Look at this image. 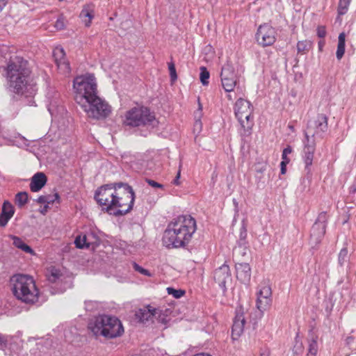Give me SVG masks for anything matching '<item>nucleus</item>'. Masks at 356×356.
<instances>
[{
  "mask_svg": "<svg viewBox=\"0 0 356 356\" xmlns=\"http://www.w3.org/2000/svg\"><path fill=\"white\" fill-rule=\"evenodd\" d=\"M95 199L102 210L118 216L133 209L135 193L127 183H113L99 187L95 193Z\"/></svg>",
  "mask_w": 356,
  "mask_h": 356,
  "instance_id": "f257e3e1",
  "label": "nucleus"
},
{
  "mask_svg": "<svg viewBox=\"0 0 356 356\" xmlns=\"http://www.w3.org/2000/svg\"><path fill=\"white\" fill-rule=\"evenodd\" d=\"M30 74L31 70L26 60L20 56L11 57L6 66L9 90L18 95L33 96L38 88Z\"/></svg>",
  "mask_w": 356,
  "mask_h": 356,
  "instance_id": "f03ea898",
  "label": "nucleus"
},
{
  "mask_svg": "<svg viewBox=\"0 0 356 356\" xmlns=\"http://www.w3.org/2000/svg\"><path fill=\"white\" fill-rule=\"evenodd\" d=\"M196 231V221L191 216H180L168 225L163 236V243L168 248L184 247Z\"/></svg>",
  "mask_w": 356,
  "mask_h": 356,
  "instance_id": "7ed1b4c3",
  "label": "nucleus"
},
{
  "mask_svg": "<svg viewBox=\"0 0 356 356\" xmlns=\"http://www.w3.org/2000/svg\"><path fill=\"white\" fill-rule=\"evenodd\" d=\"M14 296L26 304H34L38 300L39 290L33 277L26 274H15L10 279Z\"/></svg>",
  "mask_w": 356,
  "mask_h": 356,
  "instance_id": "20e7f679",
  "label": "nucleus"
},
{
  "mask_svg": "<svg viewBox=\"0 0 356 356\" xmlns=\"http://www.w3.org/2000/svg\"><path fill=\"white\" fill-rule=\"evenodd\" d=\"M96 336H102L106 339H114L122 336L124 327L121 321L115 316L99 315L88 326Z\"/></svg>",
  "mask_w": 356,
  "mask_h": 356,
  "instance_id": "39448f33",
  "label": "nucleus"
},
{
  "mask_svg": "<svg viewBox=\"0 0 356 356\" xmlns=\"http://www.w3.org/2000/svg\"><path fill=\"white\" fill-rule=\"evenodd\" d=\"M73 88L75 92L74 99L80 106L97 95L96 79L92 74L76 77L73 81Z\"/></svg>",
  "mask_w": 356,
  "mask_h": 356,
  "instance_id": "423d86ee",
  "label": "nucleus"
},
{
  "mask_svg": "<svg viewBox=\"0 0 356 356\" xmlns=\"http://www.w3.org/2000/svg\"><path fill=\"white\" fill-rule=\"evenodd\" d=\"M124 124L129 127L146 126L154 127L158 121L154 113L147 107H134L125 113Z\"/></svg>",
  "mask_w": 356,
  "mask_h": 356,
  "instance_id": "0eeeda50",
  "label": "nucleus"
},
{
  "mask_svg": "<svg viewBox=\"0 0 356 356\" xmlns=\"http://www.w3.org/2000/svg\"><path fill=\"white\" fill-rule=\"evenodd\" d=\"M89 118L97 120L104 119L111 112V106L98 95L89 99L88 102L80 106Z\"/></svg>",
  "mask_w": 356,
  "mask_h": 356,
  "instance_id": "6e6552de",
  "label": "nucleus"
},
{
  "mask_svg": "<svg viewBox=\"0 0 356 356\" xmlns=\"http://www.w3.org/2000/svg\"><path fill=\"white\" fill-rule=\"evenodd\" d=\"M252 106L246 99H238L234 106V113L245 131H249L253 126Z\"/></svg>",
  "mask_w": 356,
  "mask_h": 356,
  "instance_id": "1a4fd4ad",
  "label": "nucleus"
},
{
  "mask_svg": "<svg viewBox=\"0 0 356 356\" xmlns=\"http://www.w3.org/2000/svg\"><path fill=\"white\" fill-rule=\"evenodd\" d=\"M327 115L323 113H319L316 118L309 120L305 131V139H314L316 136L323 138L324 134L327 131Z\"/></svg>",
  "mask_w": 356,
  "mask_h": 356,
  "instance_id": "9d476101",
  "label": "nucleus"
},
{
  "mask_svg": "<svg viewBox=\"0 0 356 356\" xmlns=\"http://www.w3.org/2000/svg\"><path fill=\"white\" fill-rule=\"evenodd\" d=\"M316 149V143L314 139L305 140L304 141V155L303 159L305 164V170L307 171V177L302 179V184H304V188H306V182H310L311 169L312 165L314 154Z\"/></svg>",
  "mask_w": 356,
  "mask_h": 356,
  "instance_id": "9b49d317",
  "label": "nucleus"
},
{
  "mask_svg": "<svg viewBox=\"0 0 356 356\" xmlns=\"http://www.w3.org/2000/svg\"><path fill=\"white\" fill-rule=\"evenodd\" d=\"M276 35V31L272 26L268 24H264L258 28L256 39L260 45L268 47L275 43Z\"/></svg>",
  "mask_w": 356,
  "mask_h": 356,
  "instance_id": "f8f14e48",
  "label": "nucleus"
},
{
  "mask_svg": "<svg viewBox=\"0 0 356 356\" xmlns=\"http://www.w3.org/2000/svg\"><path fill=\"white\" fill-rule=\"evenodd\" d=\"M222 86L226 92L234 90L236 83L237 76L232 64L227 63L221 70L220 73Z\"/></svg>",
  "mask_w": 356,
  "mask_h": 356,
  "instance_id": "ddd939ff",
  "label": "nucleus"
},
{
  "mask_svg": "<svg viewBox=\"0 0 356 356\" xmlns=\"http://www.w3.org/2000/svg\"><path fill=\"white\" fill-rule=\"evenodd\" d=\"M257 308L263 314L266 311L272 303V291L269 285L264 284L260 286L257 293Z\"/></svg>",
  "mask_w": 356,
  "mask_h": 356,
  "instance_id": "4468645a",
  "label": "nucleus"
},
{
  "mask_svg": "<svg viewBox=\"0 0 356 356\" xmlns=\"http://www.w3.org/2000/svg\"><path fill=\"white\" fill-rule=\"evenodd\" d=\"M214 280L225 292L227 290L226 284L232 282V275L228 265L224 264L214 271Z\"/></svg>",
  "mask_w": 356,
  "mask_h": 356,
  "instance_id": "2eb2a0df",
  "label": "nucleus"
},
{
  "mask_svg": "<svg viewBox=\"0 0 356 356\" xmlns=\"http://www.w3.org/2000/svg\"><path fill=\"white\" fill-rule=\"evenodd\" d=\"M158 314H160V309L147 305L143 308L139 309L136 312V317L140 322L145 323L152 321L153 318L156 316Z\"/></svg>",
  "mask_w": 356,
  "mask_h": 356,
  "instance_id": "dca6fc26",
  "label": "nucleus"
},
{
  "mask_svg": "<svg viewBox=\"0 0 356 356\" xmlns=\"http://www.w3.org/2000/svg\"><path fill=\"white\" fill-rule=\"evenodd\" d=\"M245 318L243 312H238L234 319L232 329V336L233 339H236L243 332Z\"/></svg>",
  "mask_w": 356,
  "mask_h": 356,
  "instance_id": "f3484780",
  "label": "nucleus"
},
{
  "mask_svg": "<svg viewBox=\"0 0 356 356\" xmlns=\"http://www.w3.org/2000/svg\"><path fill=\"white\" fill-rule=\"evenodd\" d=\"M236 277L243 284H248L251 278V268L248 263H238L236 264Z\"/></svg>",
  "mask_w": 356,
  "mask_h": 356,
  "instance_id": "a211bd4d",
  "label": "nucleus"
},
{
  "mask_svg": "<svg viewBox=\"0 0 356 356\" xmlns=\"http://www.w3.org/2000/svg\"><path fill=\"white\" fill-rule=\"evenodd\" d=\"M15 209L13 206L8 201H5L2 206L0 214V227H5L10 219L13 216Z\"/></svg>",
  "mask_w": 356,
  "mask_h": 356,
  "instance_id": "6ab92c4d",
  "label": "nucleus"
},
{
  "mask_svg": "<svg viewBox=\"0 0 356 356\" xmlns=\"http://www.w3.org/2000/svg\"><path fill=\"white\" fill-rule=\"evenodd\" d=\"M47 181L46 175L43 172H37L31 178L30 189L32 192H38L46 184Z\"/></svg>",
  "mask_w": 356,
  "mask_h": 356,
  "instance_id": "aec40b11",
  "label": "nucleus"
},
{
  "mask_svg": "<svg viewBox=\"0 0 356 356\" xmlns=\"http://www.w3.org/2000/svg\"><path fill=\"white\" fill-rule=\"evenodd\" d=\"M324 225L318 223H314L311 229L310 239L311 242L315 245L318 244L325 233Z\"/></svg>",
  "mask_w": 356,
  "mask_h": 356,
  "instance_id": "412c9836",
  "label": "nucleus"
},
{
  "mask_svg": "<svg viewBox=\"0 0 356 356\" xmlns=\"http://www.w3.org/2000/svg\"><path fill=\"white\" fill-rule=\"evenodd\" d=\"M96 238L92 233L78 236L75 238L74 243L78 248H90L95 243Z\"/></svg>",
  "mask_w": 356,
  "mask_h": 356,
  "instance_id": "4be33fe9",
  "label": "nucleus"
},
{
  "mask_svg": "<svg viewBox=\"0 0 356 356\" xmlns=\"http://www.w3.org/2000/svg\"><path fill=\"white\" fill-rule=\"evenodd\" d=\"M80 17L81 18L86 26H90L91 24V20L94 17L93 6H84L80 13Z\"/></svg>",
  "mask_w": 356,
  "mask_h": 356,
  "instance_id": "5701e85b",
  "label": "nucleus"
},
{
  "mask_svg": "<svg viewBox=\"0 0 356 356\" xmlns=\"http://www.w3.org/2000/svg\"><path fill=\"white\" fill-rule=\"evenodd\" d=\"M10 237L13 239V245L16 248L23 250L26 253L35 254L33 250L29 245L26 244L19 237L15 236H11Z\"/></svg>",
  "mask_w": 356,
  "mask_h": 356,
  "instance_id": "b1692460",
  "label": "nucleus"
},
{
  "mask_svg": "<svg viewBox=\"0 0 356 356\" xmlns=\"http://www.w3.org/2000/svg\"><path fill=\"white\" fill-rule=\"evenodd\" d=\"M346 46V34L342 32L339 35L338 37V44L336 52L337 58L339 60L342 58L345 53Z\"/></svg>",
  "mask_w": 356,
  "mask_h": 356,
  "instance_id": "393cba45",
  "label": "nucleus"
},
{
  "mask_svg": "<svg viewBox=\"0 0 356 356\" xmlns=\"http://www.w3.org/2000/svg\"><path fill=\"white\" fill-rule=\"evenodd\" d=\"M48 280L51 283H56L62 280L63 275L60 270L52 267L49 270V273L47 275Z\"/></svg>",
  "mask_w": 356,
  "mask_h": 356,
  "instance_id": "a878e982",
  "label": "nucleus"
},
{
  "mask_svg": "<svg viewBox=\"0 0 356 356\" xmlns=\"http://www.w3.org/2000/svg\"><path fill=\"white\" fill-rule=\"evenodd\" d=\"M58 69L60 73L63 74L65 76L70 75L71 72V68L70 66V63L67 60H61L56 63Z\"/></svg>",
  "mask_w": 356,
  "mask_h": 356,
  "instance_id": "bb28decb",
  "label": "nucleus"
},
{
  "mask_svg": "<svg viewBox=\"0 0 356 356\" xmlns=\"http://www.w3.org/2000/svg\"><path fill=\"white\" fill-rule=\"evenodd\" d=\"M312 43L309 40L299 41L297 43L298 53L305 54L309 51L311 48Z\"/></svg>",
  "mask_w": 356,
  "mask_h": 356,
  "instance_id": "cd10ccee",
  "label": "nucleus"
},
{
  "mask_svg": "<svg viewBox=\"0 0 356 356\" xmlns=\"http://www.w3.org/2000/svg\"><path fill=\"white\" fill-rule=\"evenodd\" d=\"M318 343L316 338H313L309 341L307 356H316L318 353Z\"/></svg>",
  "mask_w": 356,
  "mask_h": 356,
  "instance_id": "c85d7f7f",
  "label": "nucleus"
},
{
  "mask_svg": "<svg viewBox=\"0 0 356 356\" xmlns=\"http://www.w3.org/2000/svg\"><path fill=\"white\" fill-rule=\"evenodd\" d=\"M28 202V193L19 192L15 195V202L19 207L24 206Z\"/></svg>",
  "mask_w": 356,
  "mask_h": 356,
  "instance_id": "c756f323",
  "label": "nucleus"
},
{
  "mask_svg": "<svg viewBox=\"0 0 356 356\" xmlns=\"http://www.w3.org/2000/svg\"><path fill=\"white\" fill-rule=\"evenodd\" d=\"M352 0H339L338 5V13L340 15H345Z\"/></svg>",
  "mask_w": 356,
  "mask_h": 356,
  "instance_id": "7c9ffc66",
  "label": "nucleus"
},
{
  "mask_svg": "<svg viewBox=\"0 0 356 356\" xmlns=\"http://www.w3.org/2000/svg\"><path fill=\"white\" fill-rule=\"evenodd\" d=\"M53 55L55 58L56 63H58L59 61L66 60L65 53L62 47H56L54 50Z\"/></svg>",
  "mask_w": 356,
  "mask_h": 356,
  "instance_id": "2f4dec72",
  "label": "nucleus"
},
{
  "mask_svg": "<svg viewBox=\"0 0 356 356\" xmlns=\"http://www.w3.org/2000/svg\"><path fill=\"white\" fill-rule=\"evenodd\" d=\"M200 79L202 82V83L204 86H207L209 84V79L210 76L209 72L207 70V69L205 67H200Z\"/></svg>",
  "mask_w": 356,
  "mask_h": 356,
  "instance_id": "473e14b6",
  "label": "nucleus"
},
{
  "mask_svg": "<svg viewBox=\"0 0 356 356\" xmlns=\"http://www.w3.org/2000/svg\"><path fill=\"white\" fill-rule=\"evenodd\" d=\"M348 253L347 248H343L341 250L338 257V261L341 266H343L347 261Z\"/></svg>",
  "mask_w": 356,
  "mask_h": 356,
  "instance_id": "72a5a7b5",
  "label": "nucleus"
},
{
  "mask_svg": "<svg viewBox=\"0 0 356 356\" xmlns=\"http://www.w3.org/2000/svg\"><path fill=\"white\" fill-rule=\"evenodd\" d=\"M167 291H168V294L172 295V296L175 298H179L182 297L185 293V291L183 290L175 289L172 287L167 288Z\"/></svg>",
  "mask_w": 356,
  "mask_h": 356,
  "instance_id": "f704fd0d",
  "label": "nucleus"
},
{
  "mask_svg": "<svg viewBox=\"0 0 356 356\" xmlns=\"http://www.w3.org/2000/svg\"><path fill=\"white\" fill-rule=\"evenodd\" d=\"M327 221V213L325 211H323L318 214V218L314 223L321 224L322 225H324L325 227L326 228Z\"/></svg>",
  "mask_w": 356,
  "mask_h": 356,
  "instance_id": "c9c22d12",
  "label": "nucleus"
},
{
  "mask_svg": "<svg viewBox=\"0 0 356 356\" xmlns=\"http://www.w3.org/2000/svg\"><path fill=\"white\" fill-rule=\"evenodd\" d=\"M47 197L46 204L49 206L50 204H54L55 201L59 202L60 196L58 193L54 194L45 195Z\"/></svg>",
  "mask_w": 356,
  "mask_h": 356,
  "instance_id": "e433bc0d",
  "label": "nucleus"
},
{
  "mask_svg": "<svg viewBox=\"0 0 356 356\" xmlns=\"http://www.w3.org/2000/svg\"><path fill=\"white\" fill-rule=\"evenodd\" d=\"M247 237V230L244 225H243L240 230V236L238 244H245V238Z\"/></svg>",
  "mask_w": 356,
  "mask_h": 356,
  "instance_id": "4c0bfd02",
  "label": "nucleus"
},
{
  "mask_svg": "<svg viewBox=\"0 0 356 356\" xmlns=\"http://www.w3.org/2000/svg\"><path fill=\"white\" fill-rule=\"evenodd\" d=\"M133 266H134V268L136 271L144 275H146V276H148V277H150L151 276V273L146 269L143 268V267L140 266L138 264H137L136 263H134L133 264Z\"/></svg>",
  "mask_w": 356,
  "mask_h": 356,
  "instance_id": "58836bf2",
  "label": "nucleus"
},
{
  "mask_svg": "<svg viewBox=\"0 0 356 356\" xmlns=\"http://www.w3.org/2000/svg\"><path fill=\"white\" fill-rule=\"evenodd\" d=\"M168 69L170 72V78L172 81H175L177 78L176 69L173 63H168Z\"/></svg>",
  "mask_w": 356,
  "mask_h": 356,
  "instance_id": "ea45409f",
  "label": "nucleus"
},
{
  "mask_svg": "<svg viewBox=\"0 0 356 356\" xmlns=\"http://www.w3.org/2000/svg\"><path fill=\"white\" fill-rule=\"evenodd\" d=\"M245 244H238V247H236L234 249V253L236 254H241L242 256H245L246 254L245 252Z\"/></svg>",
  "mask_w": 356,
  "mask_h": 356,
  "instance_id": "a19ab883",
  "label": "nucleus"
},
{
  "mask_svg": "<svg viewBox=\"0 0 356 356\" xmlns=\"http://www.w3.org/2000/svg\"><path fill=\"white\" fill-rule=\"evenodd\" d=\"M8 342V336L0 334V350H4L7 347Z\"/></svg>",
  "mask_w": 356,
  "mask_h": 356,
  "instance_id": "79ce46f5",
  "label": "nucleus"
},
{
  "mask_svg": "<svg viewBox=\"0 0 356 356\" xmlns=\"http://www.w3.org/2000/svg\"><path fill=\"white\" fill-rule=\"evenodd\" d=\"M145 181L153 188H163V186L162 184L155 181L154 180L146 178Z\"/></svg>",
  "mask_w": 356,
  "mask_h": 356,
  "instance_id": "37998d69",
  "label": "nucleus"
},
{
  "mask_svg": "<svg viewBox=\"0 0 356 356\" xmlns=\"http://www.w3.org/2000/svg\"><path fill=\"white\" fill-rule=\"evenodd\" d=\"M317 35L321 38H323L326 35V29L324 26H319L317 27Z\"/></svg>",
  "mask_w": 356,
  "mask_h": 356,
  "instance_id": "c03bdc74",
  "label": "nucleus"
},
{
  "mask_svg": "<svg viewBox=\"0 0 356 356\" xmlns=\"http://www.w3.org/2000/svg\"><path fill=\"white\" fill-rule=\"evenodd\" d=\"M154 318H156L159 322L163 323V324H166L167 322H168V320L166 319V316H165L163 314H162V312L161 310H160V317H159V314H158L156 315V316H154Z\"/></svg>",
  "mask_w": 356,
  "mask_h": 356,
  "instance_id": "a18cd8bd",
  "label": "nucleus"
},
{
  "mask_svg": "<svg viewBox=\"0 0 356 356\" xmlns=\"http://www.w3.org/2000/svg\"><path fill=\"white\" fill-rule=\"evenodd\" d=\"M55 27L58 30H62L65 27L64 21L63 19H58L55 23Z\"/></svg>",
  "mask_w": 356,
  "mask_h": 356,
  "instance_id": "49530a36",
  "label": "nucleus"
},
{
  "mask_svg": "<svg viewBox=\"0 0 356 356\" xmlns=\"http://www.w3.org/2000/svg\"><path fill=\"white\" fill-rule=\"evenodd\" d=\"M202 122L200 120H195L194 123V131H197L200 133L202 130Z\"/></svg>",
  "mask_w": 356,
  "mask_h": 356,
  "instance_id": "de8ad7c7",
  "label": "nucleus"
},
{
  "mask_svg": "<svg viewBox=\"0 0 356 356\" xmlns=\"http://www.w3.org/2000/svg\"><path fill=\"white\" fill-rule=\"evenodd\" d=\"M36 202L39 204H45L47 202V197L45 195H40L37 200Z\"/></svg>",
  "mask_w": 356,
  "mask_h": 356,
  "instance_id": "09e8293b",
  "label": "nucleus"
},
{
  "mask_svg": "<svg viewBox=\"0 0 356 356\" xmlns=\"http://www.w3.org/2000/svg\"><path fill=\"white\" fill-rule=\"evenodd\" d=\"M180 175H181V170L180 169L178 170L177 172V176L175 177V179L173 180L172 183L175 184V185H179V178H180Z\"/></svg>",
  "mask_w": 356,
  "mask_h": 356,
  "instance_id": "8fccbe9b",
  "label": "nucleus"
},
{
  "mask_svg": "<svg viewBox=\"0 0 356 356\" xmlns=\"http://www.w3.org/2000/svg\"><path fill=\"white\" fill-rule=\"evenodd\" d=\"M287 163H285V161H282L280 163V165H281V173L282 174H285L286 172V165Z\"/></svg>",
  "mask_w": 356,
  "mask_h": 356,
  "instance_id": "3c124183",
  "label": "nucleus"
},
{
  "mask_svg": "<svg viewBox=\"0 0 356 356\" xmlns=\"http://www.w3.org/2000/svg\"><path fill=\"white\" fill-rule=\"evenodd\" d=\"M291 152H292V148L289 145H288L286 148H284L282 152V153L286 155L291 154Z\"/></svg>",
  "mask_w": 356,
  "mask_h": 356,
  "instance_id": "603ef678",
  "label": "nucleus"
},
{
  "mask_svg": "<svg viewBox=\"0 0 356 356\" xmlns=\"http://www.w3.org/2000/svg\"><path fill=\"white\" fill-rule=\"evenodd\" d=\"M6 3H7V0H0V12L6 6Z\"/></svg>",
  "mask_w": 356,
  "mask_h": 356,
  "instance_id": "864d4df0",
  "label": "nucleus"
},
{
  "mask_svg": "<svg viewBox=\"0 0 356 356\" xmlns=\"http://www.w3.org/2000/svg\"><path fill=\"white\" fill-rule=\"evenodd\" d=\"M49 208V206L47 204H45L43 209L40 210V213L44 215L47 212Z\"/></svg>",
  "mask_w": 356,
  "mask_h": 356,
  "instance_id": "5fc2aeb1",
  "label": "nucleus"
},
{
  "mask_svg": "<svg viewBox=\"0 0 356 356\" xmlns=\"http://www.w3.org/2000/svg\"><path fill=\"white\" fill-rule=\"evenodd\" d=\"M318 45L319 50L322 51L323 48V47L325 45V41L324 40L319 41Z\"/></svg>",
  "mask_w": 356,
  "mask_h": 356,
  "instance_id": "6e6d98bb",
  "label": "nucleus"
},
{
  "mask_svg": "<svg viewBox=\"0 0 356 356\" xmlns=\"http://www.w3.org/2000/svg\"><path fill=\"white\" fill-rule=\"evenodd\" d=\"M282 158L283 161H285V163H289L290 160H289V159L287 157V155L284 154L282 153Z\"/></svg>",
  "mask_w": 356,
  "mask_h": 356,
  "instance_id": "4d7b16f0",
  "label": "nucleus"
},
{
  "mask_svg": "<svg viewBox=\"0 0 356 356\" xmlns=\"http://www.w3.org/2000/svg\"><path fill=\"white\" fill-rule=\"evenodd\" d=\"M194 356H211V355L209 354H207V353H202L196 354Z\"/></svg>",
  "mask_w": 356,
  "mask_h": 356,
  "instance_id": "13d9d810",
  "label": "nucleus"
},
{
  "mask_svg": "<svg viewBox=\"0 0 356 356\" xmlns=\"http://www.w3.org/2000/svg\"><path fill=\"white\" fill-rule=\"evenodd\" d=\"M260 356H268V354L265 353H262L260 354Z\"/></svg>",
  "mask_w": 356,
  "mask_h": 356,
  "instance_id": "bf43d9fd",
  "label": "nucleus"
},
{
  "mask_svg": "<svg viewBox=\"0 0 356 356\" xmlns=\"http://www.w3.org/2000/svg\"><path fill=\"white\" fill-rule=\"evenodd\" d=\"M202 104L199 102V107H198V109H199L200 111H201V110H202Z\"/></svg>",
  "mask_w": 356,
  "mask_h": 356,
  "instance_id": "052dcab7",
  "label": "nucleus"
},
{
  "mask_svg": "<svg viewBox=\"0 0 356 356\" xmlns=\"http://www.w3.org/2000/svg\"><path fill=\"white\" fill-rule=\"evenodd\" d=\"M227 97H228V98H229L230 100H232V96H231L230 95H229Z\"/></svg>",
  "mask_w": 356,
  "mask_h": 356,
  "instance_id": "680f3d73",
  "label": "nucleus"
},
{
  "mask_svg": "<svg viewBox=\"0 0 356 356\" xmlns=\"http://www.w3.org/2000/svg\"><path fill=\"white\" fill-rule=\"evenodd\" d=\"M289 129H292V130L293 129V126H291V125H289Z\"/></svg>",
  "mask_w": 356,
  "mask_h": 356,
  "instance_id": "e2e57ef3",
  "label": "nucleus"
},
{
  "mask_svg": "<svg viewBox=\"0 0 356 356\" xmlns=\"http://www.w3.org/2000/svg\"><path fill=\"white\" fill-rule=\"evenodd\" d=\"M263 170H262V169H259V170H258V171H259V172H263Z\"/></svg>",
  "mask_w": 356,
  "mask_h": 356,
  "instance_id": "0e129e2a",
  "label": "nucleus"
}]
</instances>
